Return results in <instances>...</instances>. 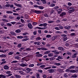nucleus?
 <instances>
[{"label":"nucleus","mask_w":78,"mask_h":78,"mask_svg":"<svg viewBox=\"0 0 78 78\" xmlns=\"http://www.w3.org/2000/svg\"><path fill=\"white\" fill-rule=\"evenodd\" d=\"M19 73H20V74H22V75H23V72H22L21 71H19Z\"/></svg>","instance_id":"obj_42"},{"label":"nucleus","mask_w":78,"mask_h":78,"mask_svg":"<svg viewBox=\"0 0 78 78\" xmlns=\"http://www.w3.org/2000/svg\"><path fill=\"white\" fill-rule=\"evenodd\" d=\"M12 54H13V52H10L8 54V55H12Z\"/></svg>","instance_id":"obj_48"},{"label":"nucleus","mask_w":78,"mask_h":78,"mask_svg":"<svg viewBox=\"0 0 78 78\" xmlns=\"http://www.w3.org/2000/svg\"><path fill=\"white\" fill-rule=\"evenodd\" d=\"M26 70H27V71H28V73L30 72V71H31V70H32V69L29 68H27L26 69Z\"/></svg>","instance_id":"obj_22"},{"label":"nucleus","mask_w":78,"mask_h":78,"mask_svg":"<svg viewBox=\"0 0 78 78\" xmlns=\"http://www.w3.org/2000/svg\"><path fill=\"white\" fill-rule=\"evenodd\" d=\"M51 37V35H47L46 36V37H47L48 38H50V37Z\"/></svg>","instance_id":"obj_30"},{"label":"nucleus","mask_w":78,"mask_h":78,"mask_svg":"<svg viewBox=\"0 0 78 78\" xmlns=\"http://www.w3.org/2000/svg\"><path fill=\"white\" fill-rule=\"evenodd\" d=\"M49 59L50 61H53V60H55V58L54 57H52L51 58H50Z\"/></svg>","instance_id":"obj_19"},{"label":"nucleus","mask_w":78,"mask_h":78,"mask_svg":"<svg viewBox=\"0 0 78 78\" xmlns=\"http://www.w3.org/2000/svg\"><path fill=\"white\" fill-rule=\"evenodd\" d=\"M47 25H48V24L47 23H44L43 24V27H45L47 26Z\"/></svg>","instance_id":"obj_32"},{"label":"nucleus","mask_w":78,"mask_h":78,"mask_svg":"<svg viewBox=\"0 0 78 78\" xmlns=\"http://www.w3.org/2000/svg\"><path fill=\"white\" fill-rule=\"evenodd\" d=\"M9 6H10V5H9V4H6L5 5V6L7 8H9Z\"/></svg>","instance_id":"obj_41"},{"label":"nucleus","mask_w":78,"mask_h":78,"mask_svg":"<svg viewBox=\"0 0 78 78\" xmlns=\"http://www.w3.org/2000/svg\"><path fill=\"white\" fill-rule=\"evenodd\" d=\"M16 23V22H11V23L13 25H14V24H15Z\"/></svg>","instance_id":"obj_59"},{"label":"nucleus","mask_w":78,"mask_h":78,"mask_svg":"<svg viewBox=\"0 0 78 78\" xmlns=\"http://www.w3.org/2000/svg\"><path fill=\"white\" fill-rule=\"evenodd\" d=\"M54 8V9H57L58 8H59V7L58 6H56Z\"/></svg>","instance_id":"obj_58"},{"label":"nucleus","mask_w":78,"mask_h":78,"mask_svg":"<svg viewBox=\"0 0 78 78\" xmlns=\"http://www.w3.org/2000/svg\"><path fill=\"white\" fill-rule=\"evenodd\" d=\"M15 32L17 33H19L21 32V30L20 29H18L15 30Z\"/></svg>","instance_id":"obj_11"},{"label":"nucleus","mask_w":78,"mask_h":78,"mask_svg":"<svg viewBox=\"0 0 78 78\" xmlns=\"http://www.w3.org/2000/svg\"><path fill=\"white\" fill-rule=\"evenodd\" d=\"M66 15V12H62L61 14L60 15V17H63L64 15Z\"/></svg>","instance_id":"obj_6"},{"label":"nucleus","mask_w":78,"mask_h":78,"mask_svg":"<svg viewBox=\"0 0 78 78\" xmlns=\"http://www.w3.org/2000/svg\"><path fill=\"white\" fill-rule=\"evenodd\" d=\"M2 20L3 22H8V21L6 19H2Z\"/></svg>","instance_id":"obj_25"},{"label":"nucleus","mask_w":78,"mask_h":78,"mask_svg":"<svg viewBox=\"0 0 78 78\" xmlns=\"http://www.w3.org/2000/svg\"><path fill=\"white\" fill-rule=\"evenodd\" d=\"M39 57H42L43 55L41 54H38Z\"/></svg>","instance_id":"obj_62"},{"label":"nucleus","mask_w":78,"mask_h":78,"mask_svg":"<svg viewBox=\"0 0 78 78\" xmlns=\"http://www.w3.org/2000/svg\"><path fill=\"white\" fill-rule=\"evenodd\" d=\"M9 17L11 19H14V17L13 16H9Z\"/></svg>","instance_id":"obj_40"},{"label":"nucleus","mask_w":78,"mask_h":78,"mask_svg":"<svg viewBox=\"0 0 78 78\" xmlns=\"http://www.w3.org/2000/svg\"><path fill=\"white\" fill-rule=\"evenodd\" d=\"M71 28L70 26H66L64 27V28L65 29H69V28Z\"/></svg>","instance_id":"obj_15"},{"label":"nucleus","mask_w":78,"mask_h":78,"mask_svg":"<svg viewBox=\"0 0 78 78\" xmlns=\"http://www.w3.org/2000/svg\"><path fill=\"white\" fill-rule=\"evenodd\" d=\"M56 37H52V41H54V40H55V39H56Z\"/></svg>","instance_id":"obj_52"},{"label":"nucleus","mask_w":78,"mask_h":78,"mask_svg":"<svg viewBox=\"0 0 78 78\" xmlns=\"http://www.w3.org/2000/svg\"><path fill=\"white\" fill-rule=\"evenodd\" d=\"M58 50H61V51H64V49L62 47H59L58 48Z\"/></svg>","instance_id":"obj_3"},{"label":"nucleus","mask_w":78,"mask_h":78,"mask_svg":"<svg viewBox=\"0 0 78 78\" xmlns=\"http://www.w3.org/2000/svg\"><path fill=\"white\" fill-rule=\"evenodd\" d=\"M62 36H64L63 41H66L67 40V37H66L67 35L65 34H62Z\"/></svg>","instance_id":"obj_1"},{"label":"nucleus","mask_w":78,"mask_h":78,"mask_svg":"<svg viewBox=\"0 0 78 78\" xmlns=\"http://www.w3.org/2000/svg\"><path fill=\"white\" fill-rule=\"evenodd\" d=\"M6 13L7 14H12V13H13V12L12 11H8L6 12Z\"/></svg>","instance_id":"obj_12"},{"label":"nucleus","mask_w":78,"mask_h":78,"mask_svg":"<svg viewBox=\"0 0 78 78\" xmlns=\"http://www.w3.org/2000/svg\"><path fill=\"white\" fill-rule=\"evenodd\" d=\"M43 4H46V3H47V2H46L45 0H44L43 1Z\"/></svg>","instance_id":"obj_44"},{"label":"nucleus","mask_w":78,"mask_h":78,"mask_svg":"<svg viewBox=\"0 0 78 78\" xmlns=\"http://www.w3.org/2000/svg\"><path fill=\"white\" fill-rule=\"evenodd\" d=\"M28 27H29L30 29H32L33 28V26H32V25H31V24L30 23H29L28 24Z\"/></svg>","instance_id":"obj_2"},{"label":"nucleus","mask_w":78,"mask_h":78,"mask_svg":"<svg viewBox=\"0 0 78 78\" xmlns=\"http://www.w3.org/2000/svg\"><path fill=\"white\" fill-rule=\"evenodd\" d=\"M54 65L57 66H61V63H55Z\"/></svg>","instance_id":"obj_23"},{"label":"nucleus","mask_w":78,"mask_h":78,"mask_svg":"<svg viewBox=\"0 0 78 78\" xmlns=\"http://www.w3.org/2000/svg\"><path fill=\"white\" fill-rule=\"evenodd\" d=\"M64 77H65V78H67V77H68V75L66 73H65L64 75Z\"/></svg>","instance_id":"obj_36"},{"label":"nucleus","mask_w":78,"mask_h":78,"mask_svg":"<svg viewBox=\"0 0 78 78\" xmlns=\"http://www.w3.org/2000/svg\"><path fill=\"white\" fill-rule=\"evenodd\" d=\"M71 77H72L73 78H76L77 77V76L75 75H72L71 76Z\"/></svg>","instance_id":"obj_39"},{"label":"nucleus","mask_w":78,"mask_h":78,"mask_svg":"<svg viewBox=\"0 0 78 78\" xmlns=\"http://www.w3.org/2000/svg\"><path fill=\"white\" fill-rule=\"evenodd\" d=\"M40 75L39 74H37L36 77L37 78H40Z\"/></svg>","instance_id":"obj_43"},{"label":"nucleus","mask_w":78,"mask_h":78,"mask_svg":"<svg viewBox=\"0 0 78 78\" xmlns=\"http://www.w3.org/2000/svg\"><path fill=\"white\" fill-rule=\"evenodd\" d=\"M38 72H39L40 73H42V70H38Z\"/></svg>","instance_id":"obj_63"},{"label":"nucleus","mask_w":78,"mask_h":78,"mask_svg":"<svg viewBox=\"0 0 78 78\" xmlns=\"http://www.w3.org/2000/svg\"><path fill=\"white\" fill-rule=\"evenodd\" d=\"M29 40V38H25L23 39L22 41H28V40Z\"/></svg>","instance_id":"obj_18"},{"label":"nucleus","mask_w":78,"mask_h":78,"mask_svg":"<svg viewBox=\"0 0 78 78\" xmlns=\"http://www.w3.org/2000/svg\"><path fill=\"white\" fill-rule=\"evenodd\" d=\"M20 66L21 67H26L27 66V64H26L25 63H21L20 65Z\"/></svg>","instance_id":"obj_5"},{"label":"nucleus","mask_w":78,"mask_h":78,"mask_svg":"<svg viewBox=\"0 0 78 78\" xmlns=\"http://www.w3.org/2000/svg\"><path fill=\"white\" fill-rule=\"evenodd\" d=\"M76 55H77V54L75 53L72 56V58H76Z\"/></svg>","instance_id":"obj_20"},{"label":"nucleus","mask_w":78,"mask_h":78,"mask_svg":"<svg viewBox=\"0 0 78 78\" xmlns=\"http://www.w3.org/2000/svg\"><path fill=\"white\" fill-rule=\"evenodd\" d=\"M37 41H39V40H41L42 39V38H40V37H38L36 39Z\"/></svg>","instance_id":"obj_26"},{"label":"nucleus","mask_w":78,"mask_h":78,"mask_svg":"<svg viewBox=\"0 0 78 78\" xmlns=\"http://www.w3.org/2000/svg\"><path fill=\"white\" fill-rule=\"evenodd\" d=\"M45 67V65H41V66H40V67L41 68H44Z\"/></svg>","instance_id":"obj_34"},{"label":"nucleus","mask_w":78,"mask_h":78,"mask_svg":"<svg viewBox=\"0 0 78 78\" xmlns=\"http://www.w3.org/2000/svg\"><path fill=\"white\" fill-rule=\"evenodd\" d=\"M22 47V44H19L18 45V47Z\"/></svg>","instance_id":"obj_49"},{"label":"nucleus","mask_w":78,"mask_h":78,"mask_svg":"<svg viewBox=\"0 0 78 78\" xmlns=\"http://www.w3.org/2000/svg\"><path fill=\"white\" fill-rule=\"evenodd\" d=\"M37 34V31H34L33 33V34L34 35H36Z\"/></svg>","instance_id":"obj_56"},{"label":"nucleus","mask_w":78,"mask_h":78,"mask_svg":"<svg viewBox=\"0 0 78 78\" xmlns=\"http://www.w3.org/2000/svg\"><path fill=\"white\" fill-rule=\"evenodd\" d=\"M50 6H51V7H53V6H55V4H52L50 5Z\"/></svg>","instance_id":"obj_50"},{"label":"nucleus","mask_w":78,"mask_h":78,"mask_svg":"<svg viewBox=\"0 0 78 78\" xmlns=\"http://www.w3.org/2000/svg\"><path fill=\"white\" fill-rule=\"evenodd\" d=\"M70 72H71L72 73H76V71L75 70L71 69L70 71Z\"/></svg>","instance_id":"obj_16"},{"label":"nucleus","mask_w":78,"mask_h":78,"mask_svg":"<svg viewBox=\"0 0 78 78\" xmlns=\"http://www.w3.org/2000/svg\"><path fill=\"white\" fill-rule=\"evenodd\" d=\"M1 25V26H4V25H5V23H2Z\"/></svg>","instance_id":"obj_64"},{"label":"nucleus","mask_w":78,"mask_h":78,"mask_svg":"<svg viewBox=\"0 0 78 78\" xmlns=\"http://www.w3.org/2000/svg\"><path fill=\"white\" fill-rule=\"evenodd\" d=\"M18 61L15 60V61H12L11 62V63H16V62H17Z\"/></svg>","instance_id":"obj_46"},{"label":"nucleus","mask_w":78,"mask_h":78,"mask_svg":"<svg viewBox=\"0 0 78 78\" xmlns=\"http://www.w3.org/2000/svg\"><path fill=\"white\" fill-rule=\"evenodd\" d=\"M13 15H14V16H19V14H17V13H13Z\"/></svg>","instance_id":"obj_54"},{"label":"nucleus","mask_w":78,"mask_h":78,"mask_svg":"<svg viewBox=\"0 0 78 78\" xmlns=\"http://www.w3.org/2000/svg\"><path fill=\"white\" fill-rule=\"evenodd\" d=\"M41 50H47V49L45 48H41Z\"/></svg>","instance_id":"obj_33"},{"label":"nucleus","mask_w":78,"mask_h":78,"mask_svg":"<svg viewBox=\"0 0 78 78\" xmlns=\"http://www.w3.org/2000/svg\"><path fill=\"white\" fill-rule=\"evenodd\" d=\"M75 11V9H73L71 10H69L68 12L69 13V14H71L72 12H73Z\"/></svg>","instance_id":"obj_13"},{"label":"nucleus","mask_w":78,"mask_h":78,"mask_svg":"<svg viewBox=\"0 0 78 78\" xmlns=\"http://www.w3.org/2000/svg\"><path fill=\"white\" fill-rule=\"evenodd\" d=\"M0 57L1 58H5L6 55L4 54H2L0 55Z\"/></svg>","instance_id":"obj_17"},{"label":"nucleus","mask_w":78,"mask_h":78,"mask_svg":"<svg viewBox=\"0 0 78 78\" xmlns=\"http://www.w3.org/2000/svg\"><path fill=\"white\" fill-rule=\"evenodd\" d=\"M50 51H46L44 53V55H47V54H48V53H50Z\"/></svg>","instance_id":"obj_14"},{"label":"nucleus","mask_w":78,"mask_h":78,"mask_svg":"<svg viewBox=\"0 0 78 78\" xmlns=\"http://www.w3.org/2000/svg\"><path fill=\"white\" fill-rule=\"evenodd\" d=\"M48 71H49V72L50 73H54L55 71L53 69H50L48 70Z\"/></svg>","instance_id":"obj_4"},{"label":"nucleus","mask_w":78,"mask_h":78,"mask_svg":"<svg viewBox=\"0 0 78 78\" xmlns=\"http://www.w3.org/2000/svg\"><path fill=\"white\" fill-rule=\"evenodd\" d=\"M48 56L49 57L53 56V54L52 53H50L48 54Z\"/></svg>","instance_id":"obj_21"},{"label":"nucleus","mask_w":78,"mask_h":78,"mask_svg":"<svg viewBox=\"0 0 78 78\" xmlns=\"http://www.w3.org/2000/svg\"><path fill=\"white\" fill-rule=\"evenodd\" d=\"M68 4L69 6H71V5H72V3L70 2H69Z\"/></svg>","instance_id":"obj_61"},{"label":"nucleus","mask_w":78,"mask_h":78,"mask_svg":"<svg viewBox=\"0 0 78 78\" xmlns=\"http://www.w3.org/2000/svg\"><path fill=\"white\" fill-rule=\"evenodd\" d=\"M75 66H71L70 67H69V69H74Z\"/></svg>","instance_id":"obj_24"},{"label":"nucleus","mask_w":78,"mask_h":78,"mask_svg":"<svg viewBox=\"0 0 78 78\" xmlns=\"http://www.w3.org/2000/svg\"><path fill=\"white\" fill-rule=\"evenodd\" d=\"M72 9V8H70V6L68 7L67 9H68V10H70V9Z\"/></svg>","instance_id":"obj_60"},{"label":"nucleus","mask_w":78,"mask_h":78,"mask_svg":"<svg viewBox=\"0 0 78 78\" xmlns=\"http://www.w3.org/2000/svg\"><path fill=\"white\" fill-rule=\"evenodd\" d=\"M44 16H45V17H48V15H47V14L46 13L44 14Z\"/></svg>","instance_id":"obj_53"},{"label":"nucleus","mask_w":78,"mask_h":78,"mask_svg":"<svg viewBox=\"0 0 78 78\" xmlns=\"http://www.w3.org/2000/svg\"><path fill=\"white\" fill-rule=\"evenodd\" d=\"M17 38H18V39H22V38H23V36H18Z\"/></svg>","instance_id":"obj_35"},{"label":"nucleus","mask_w":78,"mask_h":78,"mask_svg":"<svg viewBox=\"0 0 78 78\" xmlns=\"http://www.w3.org/2000/svg\"><path fill=\"white\" fill-rule=\"evenodd\" d=\"M4 69L5 70H8L9 69V67L7 66V65H5L4 66Z\"/></svg>","instance_id":"obj_7"},{"label":"nucleus","mask_w":78,"mask_h":78,"mask_svg":"<svg viewBox=\"0 0 78 78\" xmlns=\"http://www.w3.org/2000/svg\"><path fill=\"white\" fill-rule=\"evenodd\" d=\"M55 30H60V29H59L58 27H55Z\"/></svg>","instance_id":"obj_57"},{"label":"nucleus","mask_w":78,"mask_h":78,"mask_svg":"<svg viewBox=\"0 0 78 78\" xmlns=\"http://www.w3.org/2000/svg\"><path fill=\"white\" fill-rule=\"evenodd\" d=\"M57 71L59 72V73H62V69L58 68L57 69Z\"/></svg>","instance_id":"obj_8"},{"label":"nucleus","mask_w":78,"mask_h":78,"mask_svg":"<svg viewBox=\"0 0 78 78\" xmlns=\"http://www.w3.org/2000/svg\"><path fill=\"white\" fill-rule=\"evenodd\" d=\"M7 25L9 27H11V26H12V24L11 23H7Z\"/></svg>","instance_id":"obj_38"},{"label":"nucleus","mask_w":78,"mask_h":78,"mask_svg":"<svg viewBox=\"0 0 78 78\" xmlns=\"http://www.w3.org/2000/svg\"><path fill=\"white\" fill-rule=\"evenodd\" d=\"M11 34L12 35H14V36H16V34L14 32H10Z\"/></svg>","instance_id":"obj_27"},{"label":"nucleus","mask_w":78,"mask_h":78,"mask_svg":"<svg viewBox=\"0 0 78 78\" xmlns=\"http://www.w3.org/2000/svg\"><path fill=\"white\" fill-rule=\"evenodd\" d=\"M38 8L40 9H43L44 8V7L42 6H39Z\"/></svg>","instance_id":"obj_28"},{"label":"nucleus","mask_w":78,"mask_h":78,"mask_svg":"<svg viewBox=\"0 0 78 78\" xmlns=\"http://www.w3.org/2000/svg\"><path fill=\"white\" fill-rule=\"evenodd\" d=\"M6 62V61H5L4 62H2L0 64L1 65H2V64H5Z\"/></svg>","instance_id":"obj_45"},{"label":"nucleus","mask_w":78,"mask_h":78,"mask_svg":"<svg viewBox=\"0 0 78 78\" xmlns=\"http://www.w3.org/2000/svg\"><path fill=\"white\" fill-rule=\"evenodd\" d=\"M15 58L17 59H19V56H16Z\"/></svg>","instance_id":"obj_47"},{"label":"nucleus","mask_w":78,"mask_h":78,"mask_svg":"<svg viewBox=\"0 0 78 78\" xmlns=\"http://www.w3.org/2000/svg\"><path fill=\"white\" fill-rule=\"evenodd\" d=\"M58 58L60 59H62V57L61 56H59L58 57Z\"/></svg>","instance_id":"obj_37"},{"label":"nucleus","mask_w":78,"mask_h":78,"mask_svg":"<svg viewBox=\"0 0 78 78\" xmlns=\"http://www.w3.org/2000/svg\"><path fill=\"white\" fill-rule=\"evenodd\" d=\"M29 66L30 67H34V64H30L29 65Z\"/></svg>","instance_id":"obj_31"},{"label":"nucleus","mask_w":78,"mask_h":78,"mask_svg":"<svg viewBox=\"0 0 78 78\" xmlns=\"http://www.w3.org/2000/svg\"><path fill=\"white\" fill-rule=\"evenodd\" d=\"M7 74H9V73H11L10 71H7L6 72Z\"/></svg>","instance_id":"obj_55"},{"label":"nucleus","mask_w":78,"mask_h":78,"mask_svg":"<svg viewBox=\"0 0 78 78\" xmlns=\"http://www.w3.org/2000/svg\"><path fill=\"white\" fill-rule=\"evenodd\" d=\"M67 53L69 55H72V53L70 52H69V51H67Z\"/></svg>","instance_id":"obj_29"},{"label":"nucleus","mask_w":78,"mask_h":78,"mask_svg":"<svg viewBox=\"0 0 78 78\" xmlns=\"http://www.w3.org/2000/svg\"><path fill=\"white\" fill-rule=\"evenodd\" d=\"M48 22V23H53V22H54V21H49Z\"/></svg>","instance_id":"obj_51"},{"label":"nucleus","mask_w":78,"mask_h":78,"mask_svg":"<svg viewBox=\"0 0 78 78\" xmlns=\"http://www.w3.org/2000/svg\"><path fill=\"white\" fill-rule=\"evenodd\" d=\"M34 12L36 14H40L41 13V11H39L34 10Z\"/></svg>","instance_id":"obj_10"},{"label":"nucleus","mask_w":78,"mask_h":78,"mask_svg":"<svg viewBox=\"0 0 78 78\" xmlns=\"http://www.w3.org/2000/svg\"><path fill=\"white\" fill-rule=\"evenodd\" d=\"M14 76L16 78H20L21 77V76L17 74H16Z\"/></svg>","instance_id":"obj_9"}]
</instances>
